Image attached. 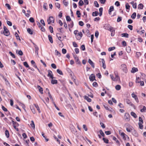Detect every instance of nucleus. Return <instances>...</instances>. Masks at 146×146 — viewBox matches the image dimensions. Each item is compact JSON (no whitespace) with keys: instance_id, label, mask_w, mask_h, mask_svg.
<instances>
[{"instance_id":"nucleus-1","label":"nucleus","mask_w":146,"mask_h":146,"mask_svg":"<svg viewBox=\"0 0 146 146\" xmlns=\"http://www.w3.org/2000/svg\"><path fill=\"white\" fill-rule=\"evenodd\" d=\"M3 29L4 31L3 32V33L6 36H9L10 35V33L7 27L5 26H4Z\"/></svg>"},{"instance_id":"nucleus-2","label":"nucleus","mask_w":146,"mask_h":146,"mask_svg":"<svg viewBox=\"0 0 146 146\" xmlns=\"http://www.w3.org/2000/svg\"><path fill=\"white\" fill-rule=\"evenodd\" d=\"M121 69L125 73H127V70L126 65L125 64H122L121 66Z\"/></svg>"},{"instance_id":"nucleus-3","label":"nucleus","mask_w":146,"mask_h":146,"mask_svg":"<svg viewBox=\"0 0 146 146\" xmlns=\"http://www.w3.org/2000/svg\"><path fill=\"white\" fill-rule=\"evenodd\" d=\"M124 102L128 104H129L130 106L133 107L135 109V106L132 103L130 100L128 99H126L124 100Z\"/></svg>"},{"instance_id":"nucleus-4","label":"nucleus","mask_w":146,"mask_h":146,"mask_svg":"<svg viewBox=\"0 0 146 146\" xmlns=\"http://www.w3.org/2000/svg\"><path fill=\"white\" fill-rule=\"evenodd\" d=\"M74 57L75 60V61L77 64L80 65V66L81 65V63L79 59L76 55L74 56Z\"/></svg>"},{"instance_id":"nucleus-5","label":"nucleus","mask_w":146,"mask_h":146,"mask_svg":"<svg viewBox=\"0 0 146 146\" xmlns=\"http://www.w3.org/2000/svg\"><path fill=\"white\" fill-rule=\"evenodd\" d=\"M54 19L53 17H50L49 18L47 19L48 24H49L51 23H54Z\"/></svg>"},{"instance_id":"nucleus-6","label":"nucleus","mask_w":146,"mask_h":146,"mask_svg":"<svg viewBox=\"0 0 146 146\" xmlns=\"http://www.w3.org/2000/svg\"><path fill=\"white\" fill-rule=\"evenodd\" d=\"M48 74L47 75V76L50 78L53 79L54 77L53 76V74L52 72L50 70H48Z\"/></svg>"},{"instance_id":"nucleus-7","label":"nucleus","mask_w":146,"mask_h":146,"mask_svg":"<svg viewBox=\"0 0 146 146\" xmlns=\"http://www.w3.org/2000/svg\"><path fill=\"white\" fill-rule=\"evenodd\" d=\"M131 132L132 134L135 137H137L138 136V133L133 128H132V131Z\"/></svg>"},{"instance_id":"nucleus-8","label":"nucleus","mask_w":146,"mask_h":146,"mask_svg":"<svg viewBox=\"0 0 146 146\" xmlns=\"http://www.w3.org/2000/svg\"><path fill=\"white\" fill-rule=\"evenodd\" d=\"M89 79L91 81L93 82L94 80H96L95 79V76L94 74H91L89 77Z\"/></svg>"},{"instance_id":"nucleus-9","label":"nucleus","mask_w":146,"mask_h":146,"mask_svg":"<svg viewBox=\"0 0 146 146\" xmlns=\"http://www.w3.org/2000/svg\"><path fill=\"white\" fill-rule=\"evenodd\" d=\"M103 106L106 110H108L110 111H112V108L110 107H109L108 106V105H107V104H103Z\"/></svg>"},{"instance_id":"nucleus-10","label":"nucleus","mask_w":146,"mask_h":146,"mask_svg":"<svg viewBox=\"0 0 146 146\" xmlns=\"http://www.w3.org/2000/svg\"><path fill=\"white\" fill-rule=\"evenodd\" d=\"M111 27V26H110V25L109 24H106L104 25L103 26V28L106 30H108Z\"/></svg>"},{"instance_id":"nucleus-11","label":"nucleus","mask_w":146,"mask_h":146,"mask_svg":"<svg viewBox=\"0 0 146 146\" xmlns=\"http://www.w3.org/2000/svg\"><path fill=\"white\" fill-rule=\"evenodd\" d=\"M100 62H101L102 64V67L104 69H105L106 68V66L105 63V61L104 59L102 58L100 60Z\"/></svg>"},{"instance_id":"nucleus-12","label":"nucleus","mask_w":146,"mask_h":146,"mask_svg":"<svg viewBox=\"0 0 146 146\" xmlns=\"http://www.w3.org/2000/svg\"><path fill=\"white\" fill-rule=\"evenodd\" d=\"M131 95L132 97L134 98L136 102L137 103H138L139 101L138 98L137 97V96L135 94H134L133 93H132L131 94Z\"/></svg>"},{"instance_id":"nucleus-13","label":"nucleus","mask_w":146,"mask_h":146,"mask_svg":"<svg viewBox=\"0 0 146 146\" xmlns=\"http://www.w3.org/2000/svg\"><path fill=\"white\" fill-rule=\"evenodd\" d=\"M115 77L113 78V81H118L120 79V78L117 74L115 73Z\"/></svg>"},{"instance_id":"nucleus-14","label":"nucleus","mask_w":146,"mask_h":146,"mask_svg":"<svg viewBox=\"0 0 146 146\" xmlns=\"http://www.w3.org/2000/svg\"><path fill=\"white\" fill-rule=\"evenodd\" d=\"M88 63L92 66V67L94 68L95 67L94 64V63L90 59H89L88 60Z\"/></svg>"},{"instance_id":"nucleus-15","label":"nucleus","mask_w":146,"mask_h":146,"mask_svg":"<svg viewBox=\"0 0 146 146\" xmlns=\"http://www.w3.org/2000/svg\"><path fill=\"white\" fill-rule=\"evenodd\" d=\"M120 135L122 137L123 139L125 140L126 139V137L127 136V135H126L124 133L122 132L121 133Z\"/></svg>"},{"instance_id":"nucleus-16","label":"nucleus","mask_w":146,"mask_h":146,"mask_svg":"<svg viewBox=\"0 0 146 146\" xmlns=\"http://www.w3.org/2000/svg\"><path fill=\"white\" fill-rule=\"evenodd\" d=\"M130 116L129 114L128 113H125L124 116V117L125 119H127L128 120H129V117Z\"/></svg>"},{"instance_id":"nucleus-17","label":"nucleus","mask_w":146,"mask_h":146,"mask_svg":"<svg viewBox=\"0 0 146 146\" xmlns=\"http://www.w3.org/2000/svg\"><path fill=\"white\" fill-rule=\"evenodd\" d=\"M114 10V7L113 6H111L110 9L109 10V14L110 15H111V12L113 11Z\"/></svg>"},{"instance_id":"nucleus-18","label":"nucleus","mask_w":146,"mask_h":146,"mask_svg":"<svg viewBox=\"0 0 146 146\" xmlns=\"http://www.w3.org/2000/svg\"><path fill=\"white\" fill-rule=\"evenodd\" d=\"M37 88L39 89V92L41 94L43 93V90L42 88L39 85L37 86Z\"/></svg>"},{"instance_id":"nucleus-19","label":"nucleus","mask_w":146,"mask_h":146,"mask_svg":"<svg viewBox=\"0 0 146 146\" xmlns=\"http://www.w3.org/2000/svg\"><path fill=\"white\" fill-rule=\"evenodd\" d=\"M138 71V69L137 68L133 67L132 68L131 70V72L132 73H134Z\"/></svg>"},{"instance_id":"nucleus-20","label":"nucleus","mask_w":146,"mask_h":146,"mask_svg":"<svg viewBox=\"0 0 146 146\" xmlns=\"http://www.w3.org/2000/svg\"><path fill=\"white\" fill-rule=\"evenodd\" d=\"M143 5L142 3L139 4L138 6V9H142L143 8Z\"/></svg>"},{"instance_id":"nucleus-21","label":"nucleus","mask_w":146,"mask_h":146,"mask_svg":"<svg viewBox=\"0 0 146 146\" xmlns=\"http://www.w3.org/2000/svg\"><path fill=\"white\" fill-rule=\"evenodd\" d=\"M84 98L85 99L87 100L88 102H90L91 101V99L87 96H84Z\"/></svg>"},{"instance_id":"nucleus-22","label":"nucleus","mask_w":146,"mask_h":146,"mask_svg":"<svg viewBox=\"0 0 146 146\" xmlns=\"http://www.w3.org/2000/svg\"><path fill=\"white\" fill-rule=\"evenodd\" d=\"M48 37L49 40L50 41V42L51 43H52L53 42V41L52 38V36L50 35H48Z\"/></svg>"},{"instance_id":"nucleus-23","label":"nucleus","mask_w":146,"mask_h":146,"mask_svg":"<svg viewBox=\"0 0 146 146\" xmlns=\"http://www.w3.org/2000/svg\"><path fill=\"white\" fill-rule=\"evenodd\" d=\"M132 128H133L132 127L130 126L128 127H127L126 128V130L128 132H131Z\"/></svg>"},{"instance_id":"nucleus-24","label":"nucleus","mask_w":146,"mask_h":146,"mask_svg":"<svg viewBox=\"0 0 146 146\" xmlns=\"http://www.w3.org/2000/svg\"><path fill=\"white\" fill-rule=\"evenodd\" d=\"M34 105L35 106V107L37 109V110L38 111V112L39 113H40L41 112L40 110V109L39 108L38 105L37 104H34Z\"/></svg>"},{"instance_id":"nucleus-25","label":"nucleus","mask_w":146,"mask_h":146,"mask_svg":"<svg viewBox=\"0 0 146 146\" xmlns=\"http://www.w3.org/2000/svg\"><path fill=\"white\" fill-rule=\"evenodd\" d=\"M80 36V37L77 38V39L78 40H80L83 36V34L82 32H80L79 33H78V35H77V36Z\"/></svg>"},{"instance_id":"nucleus-26","label":"nucleus","mask_w":146,"mask_h":146,"mask_svg":"<svg viewBox=\"0 0 146 146\" xmlns=\"http://www.w3.org/2000/svg\"><path fill=\"white\" fill-rule=\"evenodd\" d=\"M5 134L7 138H8L9 136V134L8 131L6 129L5 131Z\"/></svg>"},{"instance_id":"nucleus-27","label":"nucleus","mask_w":146,"mask_h":146,"mask_svg":"<svg viewBox=\"0 0 146 146\" xmlns=\"http://www.w3.org/2000/svg\"><path fill=\"white\" fill-rule=\"evenodd\" d=\"M98 12L97 11H96L92 13V16L93 17H95L98 16Z\"/></svg>"},{"instance_id":"nucleus-28","label":"nucleus","mask_w":146,"mask_h":146,"mask_svg":"<svg viewBox=\"0 0 146 146\" xmlns=\"http://www.w3.org/2000/svg\"><path fill=\"white\" fill-rule=\"evenodd\" d=\"M17 53L20 56H22L23 55V52L21 50H16Z\"/></svg>"},{"instance_id":"nucleus-29","label":"nucleus","mask_w":146,"mask_h":146,"mask_svg":"<svg viewBox=\"0 0 146 146\" xmlns=\"http://www.w3.org/2000/svg\"><path fill=\"white\" fill-rule=\"evenodd\" d=\"M51 83L52 84H57V80L55 79H52L51 81Z\"/></svg>"},{"instance_id":"nucleus-30","label":"nucleus","mask_w":146,"mask_h":146,"mask_svg":"<svg viewBox=\"0 0 146 146\" xmlns=\"http://www.w3.org/2000/svg\"><path fill=\"white\" fill-rule=\"evenodd\" d=\"M143 108L140 110V111L141 112H146V107L145 106H143Z\"/></svg>"},{"instance_id":"nucleus-31","label":"nucleus","mask_w":146,"mask_h":146,"mask_svg":"<svg viewBox=\"0 0 146 146\" xmlns=\"http://www.w3.org/2000/svg\"><path fill=\"white\" fill-rule=\"evenodd\" d=\"M121 36L122 37L128 38L129 36V35L127 33H123L121 34Z\"/></svg>"},{"instance_id":"nucleus-32","label":"nucleus","mask_w":146,"mask_h":146,"mask_svg":"<svg viewBox=\"0 0 146 146\" xmlns=\"http://www.w3.org/2000/svg\"><path fill=\"white\" fill-rule=\"evenodd\" d=\"M55 54L58 56L59 57H60L61 56L60 53L57 50H56L55 51Z\"/></svg>"},{"instance_id":"nucleus-33","label":"nucleus","mask_w":146,"mask_h":146,"mask_svg":"<svg viewBox=\"0 0 146 146\" xmlns=\"http://www.w3.org/2000/svg\"><path fill=\"white\" fill-rule=\"evenodd\" d=\"M4 80L5 82V83L6 85L8 86H10V84L7 78H4Z\"/></svg>"},{"instance_id":"nucleus-34","label":"nucleus","mask_w":146,"mask_h":146,"mask_svg":"<svg viewBox=\"0 0 146 146\" xmlns=\"http://www.w3.org/2000/svg\"><path fill=\"white\" fill-rule=\"evenodd\" d=\"M113 139L116 141V143L119 144H120L119 141L115 137H113Z\"/></svg>"},{"instance_id":"nucleus-35","label":"nucleus","mask_w":146,"mask_h":146,"mask_svg":"<svg viewBox=\"0 0 146 146\" xmlns=\"http://www.w3.org/2000/svg\"><path fill=\"white\" fill-rule=\"evenodd\" d=\"M108 31H110L111 33L115 32V30L114 28L111 27H110Z\"/></svg>"},{"instance_id":"nucleus-36","label":"nucleus","mask_w":146,"mask_h":146,"mask_svg":"<svg viewBox=\"0 0 146 146\" xmlns=\"http://www.w3.org/2000/svg\"><path fill=\"white\" fill-rule=\"evenodd\" d=\"M27 32L30 34L32 35L33 34V31L30 28H28L27 29Z\"/></svg>"},{"instance_id":"nucleus-37","label":"nucleus","mask_w":146,"mask_h":146,"mask_svg":"<svg viewBox=\"0 0 146 146\" xmlns=\"http://www.w3.org/2000/svg\"><path fill=\"white\" fill-rule=\"evenodd\" d=\"M136 13L135 12L133 13L131 15V17L133 19H135L136 17Z\"/></svg>"},{"instance_id":"nucleus-38","label":"nucleus","mask_w":146,"mask_h":146,"mask_svg":"<svg viewBox=\"0 0 146 146\" xmlns=\"http://www.w3.org/2000/svg\"><path fill=\"white\" fill-rule=\"evenodd\" d=\"M131 115L135 118H136L137 117L136 114L133 112H131Z\"/></svg>"},{"instance_id":"nucleus-39","label":"nucleus","mask_w":146,"mask_h":146,"mask_svg":"<svg viewBox=\"0 0 146 146\" xmlns=\"http://www.w3.org/2000/svg\"><path fill=\"white\" fill-rule=\"evenodd\" d=\"M126 50L128 53H130L131 51V48L130 47L128 46L126 47Z\"/></svg>"},{"instance_id":"nucleus-40","label":"nucleus","mask_w":146,"mask_h":146,"mask_svg":"<svg viewBox=\"0 0 146 146\" xmlns=\"http://www.w3.org/2000/svg\"><path fill=\"white\" fill-rule=\"evenodd\" d=\"M68 25L69 27L70 28H72L74 26L73 22L72 21L70 24H68Z\"/></svg>"},{"instance_id":"nucleus-41","label":"nucleus","mask_w":146,"mask_h":146,"mask_svg":"<svg viewBox=\"0 0 146 146\" xmlns=\"http://www.w3.org/2000/svg\"><path fill=\"white\" fill-rule=\"evenodd\" d=\"M15 37H16V38L17 40H19L20 41L21 40V39L19 37V36L18 34H17V32L15 33Z\"/></svg>"},{"instance_id":"nucleus-42","label":"nucleus","mask_w":146,"mask_h":146,"mask_svg":"<svg viewBox=\"0 0 146 146\" xmlns=\"http://www.w3.org/2000/svg\"><path fill=\"white\" fill-rule=\"evenodd\" d=\"M84 2L82 0H80L78 2V5L79 6H82L84 4Z\"/></svg>"},{"instance_id":"nucleus-43","label":"nucleus","mask_w":146,"mask_h":146,"mask_svg":"<svg viewBox=\"0 0 146 146\" xmlns=\"http://www.w3.org/2000/svg\"><path fill=\"white\" fill-rule=\"evenodd\" d=\"M30 125L31 127L33 128H35V125L34 122V121L33 120H32L31 121V123L30 124Z\"/></svg>"},{"instance_id":"nucleus-44","label":"nucleus","mask_w":146,"mask_h":146,"mask_svg":"<svg viewBox=\"0 0 146 146\" xmlns=\"http://www.w3.org/2000/svg\"><path fill=\"white\" fill-rule=\"evenodd\" d=\"M121 86L120 85H117L115 86V89L117 90H119L121 89Z\"/></svg>"},{"instance_id":"nucleus-45","label":"nucleus","mask_w":146,"mask_h":146,"mask_svg":"<svg viewBox=\"0 0 146 146\" xmlns=\"http://www.w3.org/2000/svg\"><path fill=\"white\" fill-rule=\"evenodd\" d=\"M63 3L64 5L66 6H67L68 5V1H66L65 0H63Z\"/></svg>"},{"instance_id":"nucleus-46","label":"nucleus","mask_w":146,"mask_h":146,"mask_svg":"<svg viewBox=\"0 0 146 146\" xmlns=\"http://www.w3.org/2000/svg\"><path fill=\"white\" fill-rule=\"evenodd\" d=\"M100 134L103 137H104L105 134L102 130H100L99 131Z\"/></svg>"},{"instance_id":"nucleus-47","label":"nucleus","mask_w":146,"mask_h":146,"mask_svg":"<svg viewBox=\"0 0 146 146\" xmlns=\"http://www.w3.org/2000/svg\"><path fill=\"white\" fill-rule=\"evenodd\" d=\"M12 122L13 125H16L17 126H19V124L16 122L14 121L13 120H12Z\"/></svg>"},{"instance_id":"nucleus-48","label":"nucleus","mask_w":146,"mask_h":146,"mask_svg":"<svg viewBox=\"0 0 146 146\" xmlns=\"http://www.w3.org/2000/svg\"><path fill=\"white\" fill-rule=\"evenodd\" d=\"M94 6L96 7H99V4L96 1H94Z\"/></svg>"},{"instance_id":"nucleus-49","label":"nucleus","mask_w":146,"mask_h":146,"mask_svg":"<svg viewBox=\"0 0 146 146\" xmlns=\"http://www.w3.org/2000/svg\"><path fill=\"white\" fill-rule=\"evenodd\" d=\"M130 7V6L128 3H127L125 4V8L129 10Z\"/></svg>"},{"instance_id":"nucleus-50","label":"nucleus","mask_w":146,"mask_h":146,"mask_svg":"<svg viewBox=\"0 0 146 146\" xmlns=\"http://www.w3.org/2000/svg\"><path fill=\"white\" fill-rule=\"evenodd\" d=\"M30 108L33 113L34 114H35L36 112L35 109L33 107L30 106Z\"/></svg>"},{"instance_id":"nucleus-51","label":"nucleus","mask_w":146,"mask_h":146,"mask_svg":"<svg viewBox=\"0 0 146 146\" xmlns=\"http://www.w3.org/2000/svg\"><path fill=\"white\" fill-rule=\"evenodd\" d=\"M76 15H77V17H80L81 13L80 12L79 10H77L76 12Z\"/></svg>"},{"instance_id":"nucleus-52","label":"nucleus","mask_w":146,"mask_h":146,"mask_svg":"<svg viewBox=\"0 0 146 146\" xmlns=\"http://www.w3.org/2000/svg\"><path fill=\"white\" fill-rule=\"evenodd\" d=\"M103 140L104 141V143H108L109 140L108 139H106V138L104 137L103 138Z\"/></svg>"},{"instance_id":"nucleus-53","label":"nucleus","mask_w":146,"mask_h":146,"mask_svg":"<svg viewBox=\"0 0 146 146\" xmlns=\"http://www.w3.org/2000/svg\"><path fill=\"white\" fill-rule=\"evenodd\" d=\"M47 4L46 3H44L43 5V8L45 9V10H47Z\"/></svg>"},{"instance_id":"nucleus-54","label":"nucleus","mask_w":146,"mask_h":146,"mask_svg":"<svg viewBox=\"0 0 146 146\" xmlns=\"http://www.w3.org/2000/svg\"><path fill=\"white\" fill-rule=\"evenodd\" d=\"M57 72L59 74L62 75L63 74V73L62 72V71H61L60 70H59V69H57Z\"/></svg>"},{"instance_id":"nucleus-55","label":"nucleus","mask_w":146,"mask_h":146,"mask_svg":"<svg viewBox=\"0 0 146 146\" xmlns=\"http://www.w3.org/2000/svg\"><path fill=\"white\" fill-rule=\"evenodd\" d=\"M23 64L24 66L26 68H29V66L26 62H23Z\"/></svg>"},{"instance_id":"nucleus-56","label":"nucleus","mask_w":146,"mask_h":146,"mask_svg":"<svg viewBox=\"0 0 146 146\" xmlns=\"http://www.w3.org/2000/svg\"><path fill=\"white\" fill-rule=\"evenodd\" d=\"M3 90L4 92H5V94H6L9 97H10L11 96L10 94L7 91L3 89Z\"/></svg>"},{"instance_id":"nucleus-57","label":"nucleus","mask_w":146,"mask_h":146,"mask_svg":"<svg viewBox=\"0 0 146 146\" xmlns=\"http://www.w3.org/2000/svg\"><path fill=\"white\" fill-rule=\"evenodd\" d=\"M55 6L58 9H59L60 7V4L58 3H55Z\"/></svg>"},{"instance_id":"nucleus-58","label":"nucleus","mask_w":146,"mask_h":146,"mask_svg":"<svg viewBox=\"0 0 146 146\" xmlns=\"http://www.w3.org/2000/svg\"><path fill=\"white\" fill-rule=\"evenodd\" d=\"M139 123H143V121L142 120V118L139 117Z\"/></svg>"},{"instance_id":"nucleus-59","label":"nucleus","mask_w":146,"mask_h":146,"mask_svg":"<svg viewBox=\"0 0 146 146\" xmlns=\"http://www.w3.org/2000/svg\"><path fill=\"white\" fill-rule=\"evenodd\" d=\"M143 123H138V125L139 126V128L141 129H143V125L142 124Z\"/></svg>"},{"instance_id":"nucleus-60","label":"nucleus","mask_w":146,"mask_h":146,"mask_svg":"<svg viewBox=\"0 0 146 146\" xmlns=\"http://www.w3.org/2000/svg\"><path fill=\"white\" fill-rule=\"evenodd\" d=\"M115 48V47L114 46L110 47L108 48V50L109 51H111L113 50Z\"/></svg>"},{"instance_id":"nucleus-61","label":"nucleus","mask_w":146,"mask_h":146,"mask_svg":"<svg viewBox=\"0 0 146 146\" xmlns=\"http://www.w3.org/2000/svg\"><path fill=\"white\" fill-rule=\"evenodd\" d=\"M9 53L10 54L11 56H12L13 58H15L16 57L15 54H13L12 52L11 51H9Z\"/></svg>"},{"instance_id":"nucleus-62","label":"nucleus","mask_w":146,"mask_h":146,"mask_svg":"<svg viewBox=\"0 0 146 146\" xmlns=\"http://www.w3.org/2000/svg\"><path fill=\"white\" fill-rule=\"evenodd\" d=\"M66 19L67 21H70L71 20V19L70 17L69 16H66Z\"/></svg>"},{"instance_id":"nucleus-63","label":"nucleus","mask_w":146,"mask_h":146,"mask_svg":"<svg viewBox=\"0 0 146 146\" xmlns=\"http://www.w3.org/2000/svg\"><path fill=\"white\" fill-rule=\"evenodd\" d=\"M80 48L83 51L85 50V45L84 44L82 45L81 46Z\"/></svg>"},{"instance_id":"nucleus-64","label":"nucleus","mask_w":146,"mask_h":146,"mask_svg":"<svg viewBox=\"0 0 146 146\" xmlns=\"http://www.w3.org/2000/svg\"><path fill=\"white\" fill-rule=\"evenodd\" d=\"M49 29L50 30V32L52 33L53 32V28L51 26H50L49 27Z\"/></svg>"}]
</instances>
